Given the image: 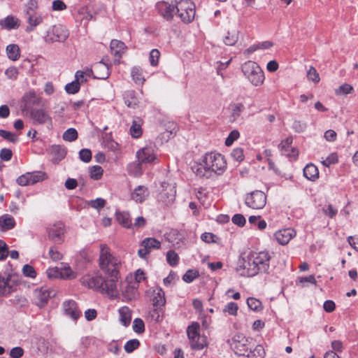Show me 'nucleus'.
<instances>
[{"instance_id": "nucleus-1", "label": "nucleus", "mask_w": 358, "mask_h": 358, "mask_svg": "<svg viewBox=\"0 0 358 358\" xmlns=\"http://www.w3.org/2000/svg\"><path fill=\"white\" fill-rule=\"evenodd\" d=\"M99 260L100 268L108 278L105 279L100 275H86L80 279V282L88 288L114 296L117 294L116 282L119 278L121 261L114 257L110 248L104 244L100 246Z\"/></svg>"}, {"instance_id": "nucleus-2", "label": "nucleus", "mask_w": 358, "mask_h": 358, "mask_svg": "<svg viewBox=\"0 0 358 358\" xmlns=\"http://www.w3.org/2000/svg\"><path fill=\"white\" fill-rule=\"evenodd\" d=\"M227 168L224 157L217 152L206 153L202 163L196 164L192 169L199 178H210L215 175L222 174Z\"/></svg>"}, {"instance_id": "nucleus-3", "label": "nucleus", "mask_w": 358, "mask_h": 358, "mask_svg": "<svg viewBox=\"0 0 358 358\" xmlns=\"http://www.w3.org/2000/svg\"><path fill=\"white\" fill-rule=\"evenodd\" d=\"M242 72L250 83L256 87L261 86L264 81V73L255 62L248 61L241 66Z\"/></svg>"}, {"instance_id": "nucleus-4", "label": "nucleus", "mask_w": 358, "mask_h": 358, "mask_svg": "<svg viewBox=\"0 0 358 358\" xmlns=\"http://www.w3.org/2000/svg\"><path fill=\"white\" fill-rule=\"evenodd\" d=\"M252 268H250L251 273H266L270 268L271 255L267 251L252 252Z\"/></svg>"}, {"instance_id": "nucleus-5", "label": "nucleus", "mask_w": 358, "mask_h": 358, "mask_svg": "<svg viewBox=\"0 0 358 358\" xmlns=\"http://www.w3.org/2000/svg\"><path fill=\"white\" fill-rule=\"evenodd\" d=\"M195 5L189 0H181L177 3L176 14L185 23L191 22L195 16Z\"/></svg>"}, {"instance_id": "nucleus-6", "label": "nucleus", "mask_w": 358, "mask_h": 358, "mask_svg": "<svg viewBox=\"0 0 358 358\" xmlns=\"http://www.w3.org/2000/svg\"><path fill=\"white\" fill-rule=\"evenodd\" d=\"M251 341L242 334H236L232 338L230 345L235 353L239 356H245L251 352Z\"/></svg>"}, {"instance_id": "nucleus-7", "label": "nucleus", "mask_w": 358, "mask_h": 358, "mask_svg": "<svg viewBox=\"0 0 358 358\" xmlns=\"http://www.w3.org/2000/svg\"><path fill=\"white\" fill-rule=\"evenodd\" d=\"M69 35V31L65 27L61 24L54 25L46 32L44 40L47 43H62L67 39Z\"/></svg>"}, {"instance_id": "nucleus-8", "label": "nucleus", "mask_w": 358, "mask_h": 358, "mask_svg": "<svg viewBox=\"0 0 358 358\" xmlns=\"http://www.w3.org/2000/svg\"><path fill=\"white\" fill-rule=\"evenodd\" d=\"M245 203L252 209H262L266 203V195L262 191L255 190L246 194Z\"/></svg>"}, {"instance_id": "nucleus-9", "label": "nucleus", "mask_w": 358, "mask_h": 358, "mask_svg": "<svg viewBox=\"0 0 358 358\" xmlns=\"http://www.w3.org/2000/svg\"><path fill=\"white\" fill-rule=\"evenodd\" d=\"M176 0H164L156 3V8L159 13L166 20H172L176 13Z\"/></svg>"}, {"instance_id": "nucleus-10", "label": "nucleus", "mask_w": 358, "mask_h": 358, "mask_svg": "<svg viewBox=\"0 0 358 358\" xmlns=\"http://www.w3.org/2000/svg\"><path fill=\"white\" fill-rule=\"evenodd\" d=\"M56 295V291L48 287H42L34 292V299L36 304L39 307H43L50 298Z\"/></svg>"}, {"instance_id": "nucleus-11", "label": "nucleus", "mask_w": 358, "mask_h": 358, "mask_svg": "<svg viewBox=\"0 0 358 358\" xmlns=\"http://www.w3.org/2000/svg\"><path fill=\"white\" fill-rule=\"evenodd\" d=\"M141 246L142 248L138 250V255L141 258L145 259L151 250L160 248L161 243L155 238H145L141 241Z\"/></svg>"}, {"instance_id": "nucleus-12", "label": "nucleus", "mask_w": 358, "mask_h": 358, "mask_svg": "<svg viewBox=\"0 0 358 358\" xmlns=\"http://www.w3.org/2000/svg\"><path fill=\"white\" fill-rule=\"evenodd\" d=\"M48 238L55 243L60 244L64 241V225L57 222L47 229Z\"/></svg>"}, {"instance_id": "nucleus-13", "label": "nucleus", "mask_w": 358, "mask_h": 358, "mask_svg": "<svg viewBox=\"0 0 358 358\" xmlns=\"http://www.w3.org/2000/svg\"><path fill=\"white\" fill-rule=\"evenodd\" d=\"M147 294L150 297L152 306L157 309H159L165 305V294L161 287H157L150 289L148 290Z\"/></svg>"}, {"instance_id": "nucleus-14", "label": "nucleus", "mask_w": 358, "mask_h": 358, "mask_svg": "<svg viewBox=\"0 0 358 358\" xmlns=\"http://www.w3.org/2000/svg\"><path fill=\"white\" fill-rule=\"evenodd\" d=\"M252 256L250 253L245 258L238 260V266L236 268V271L242 276L253 277L255 273H250V268H252Z\"/></svg>"}, {"instance_id": "nucleus-15", "label": "nucleus", "mask_w": 358, "mask_h": 358, "mask_svg": "<svg viewBox=\"0 0 358 358\" xmlns=\"http://www.w3.org/2000/svg\"><path fill=\"white\" fill-rule=\"evenodd\" d=\"M62 306L64 314L73 320L76 321L81 315V312L78 309V304L75 301H65Z\"/></svg>"}, {"instance_id": "nucleus-16", "label": "nucleus", "mask_w": 358, "mask_h": 358, "mask_svg": "<svg viewBox=\"0 0 358 358\" xmlns=\"http://www.w3.org/2000/svg\"><path fill=\"white\" fill-rule=\"evenodd\" d=\"M136 157L139 164L148 163L152 164L155 162L157 157L151 148L145 147L139 150L136 152Z\"/></svg>"}, {"instance_id": "nucleus-17", "label": "nucleus", "mask_w": 358, "mask_h": 358, "mask_svg": "<svg viewBox=\"0 0 358 358\" xmlns=\"http://www.w3.org/2000/svg\"><path fill=\"white\" fill-rule=\"evenodd\" d=\"M296 231L292 228H287L276 231L274 234L275 240L281 245L287 244L296 236Z\"/></svg>"}, {"instance_id": "nucleus-18", "label": "nucleus", "mask_w": 358, "mask_h": 358, "mask_svg": "<svg viewBox=\"0 0 358 358\" xmlns=\"http://www.w3.org/2000/svg\"><path fill=\"white\" fill-rule=\"evenodd\" d=\"M176 198V190L174 187L171 185H167L158 196V200L164 203L165 205H169L172 203Z\"/></svg>"}, {"instance_id": "nucleus-19", "label": "nucleus", "mask_w": 358, "mask_h": 358, "mask_svg": "<svg viewBox=\"0 0 358 358\" xmlns=\"http://www.w3.org/2000/svg\"><path fill=\"white\" fill-rule=\"evenodd\" d=\"M110 48L112 55L115 57V63H119L120 58L127 49V46L123 42L114 39L111 41Z\"/></svg>"}, {"instance_id": "nucleus-20", "label": "nucleus", "mask_w": 358, "mask_h": 358, "mask_svg": "<svg viewBox=\"0 0 358 358\" xmlns=\"http://www.w3.org/2000/svg\"><path fill=\"white\" fill-rule=\"evenodd\" d=\"M27 25L25 27V31L27 33L32 32L37 26L43 22V17L41 14L31 15L23 16Z\"/></svg>"}, {"instance_id": "nucleus-21", "label": "nucleus", "mask_w": 358, "mask_h": 358, "mask_svg": "<svg viewBox=\"0 0 358 358\" xmlns=\"http://www.w3.org/2000/svg\"><path fill=\"white\" fill-rule=\"evenodd\" d=\"M149 194L150 192L147 187L138 185L131 192V198L136 203H143L149 196Z\"/></svg>"}, {"instance_id": "nucleus-22", "label": "nucleus", "mask_w": 358, "mask_h": 358, "mask_svg": "<svg viewBox=\"0 0 358 358\" xmlns=\"http://www.w3.org/2000/svg\"><path fill=\"white\" fill-rule=\"evenodd\" d=\"M31 117L38 124L51 123L52 119L49 114L43 109H33Z\"/></svg>"}, {"instance_id": "nucleus-23", "label": "nucleus", "mask_w": 358, "mask_h": 358, "mask_svg": "<svg viewBox=\"0 0 358 358\" xmlns=\"http://www.w3.org/2000/svg\"><path fill=\"white\" fill-rule=\"evenodd\" d=\"M94 78L106 79L110 75L109 68L107 64L103 62H99L94 64Z\"/></svg>"}, {"instance_id": "nucleus-24", "label": "nucleus", "mask_w": 358, "mask_h": 358, "mask_svg": "<svg viewBox=\"0 0 358 358\" xmlns=\"http://www.w3.org/2000/svg\"><path fill=\"white\" fill-rule=\"evenodd\" d=\"M292 143V138L289 137L282 141L279 145V148L282 151V154L288 157H296L298 155V151L292 148L289 150V147Z\"/></svg>"}, {"instance_id": "nucleus-25", "label": "nucleus", "mask_w": 358, "mask_h": 358, "mask_svg": "<svg viewBox=\"0 0 358 358\" xmlns=\"http://www.w3.org/2000/svg\"><path fill=\"white\" fill-rule=\"evenodd\" d=\"M303 176L309 180L315 181L319 178V171L313 164H307L303 169Z\"/></svg>"}, {"instance_id": "nucleus-26", "label": "nucleus", "mask_w": 358, "mask_h": 358, "mask_svg": "<svg viewBox=\"0 0 358 358\" xmlns=\"http://www.w3.org/2000/svg\"><path fill=\"white\" fill-rule=\"evenodd\" d=\"M0 24L2 27L10 30L18 28L20 24V20L17 17L13 15H8L1 20Z\"/></svg>"}, {"instance_id": "nucleus-27", "label": "nucleus", "mask_w": 358, "mask_h": 358, "mask_svg": "<svg viewBox=\"0 0 358 358\" xmlns=\"http://www.w3.org/2000/svg\"><path fill=\"white\" fill-rule=\"evenodd\" d=\"M116 220L123 227L131 229L132 227L131 219L127 212H117L115 214Z\"/></svg>"}, {"instance_id": "nucleus-28", "label": "nucleus", "mask_w": 358, "mask_h": 358, "mask_svg": "<svg viewBox=\"0 0 358 358\" xmlns=\"http://www.w3.org/2000/svg\"><path fill=\"white\" fill-rule=\"evenodd\" d=\"M239 33V30L236 28L229 29L224 38L223 41L224 44L227 45H234L238 40Z\"/></svg>"}, {"instance_id": "nucleus-29", "label": "nucleus", "mask_w": 358, "mask_h": 358, "mask_svg": "<svg viewBox=\"0 0 358 358\" xmlns=\"http://www.w3.org/2000/svg\"><path fill=\"white\" fill-rule=\"evenodd\" d=\"M15 225V221L10 215L5 214L0 217V227L3 230H10L14 228Z\"/></svg>"}, {"instance_id": "nucleus-30", "label": "nucleus", "mask_w": 358, "mask_h": 358, "mask_svg": "<svg viewBox=\"0 0 358 358\" xmlns=\"http://www.w3.org/2000/svg\"><path fill=\"white\" fill-rule=\"evenodd\" d=\"M125 104L129 108H135L138 103L136 93L134 90H128L124 95Z\"/></svg>"}, {"instance_id": "nucleus-31", "label": "nucleus", "mask_w": 358, "mask_h": 358, "mask_svg": "<svg viewBox=\"0 0 358 358\" xmlns=\"http://www.w3.org/2000/svg\"><path fill=\"white\" fill-rule=\"evenodd\" d=\"M119 313L120 322L124 326L127 327L130 324L131 320V310L127 306H123L120 308Z\"/></svg>"}, {"instance_id": "nucleus-32", "label": "nucleus", "mask_w": 358, "mask_h": 358, "mask_svg": "<svg viewBox=\"0 0 358 358\" xmlns=\"http://www.w3.org/2000/svg\"><path fill=\"white\" fill-rule=\"evenodd\" d=\"M10 275L6 277L0 275V295H7L12 292V287L9 284Z\"/></svg>"}, {"instance_id": "nucleus-33", "label": "nucleus", "mask_w": 358, "mask_h": 358, "mask_svg": "<svg viewBox=\"0 0 358 358\" xmlns=\"http://www.w3.org/2000/svg\"><path fill=\"white\" fill-rule=\"evenodd\" d=\"M38 7V1L36 0H29L24 5L23 16L38 14L37 13Z\"/></svg>"}, {"instance_id": "nucleus-34", "label": "nucleus", "mask_w": 358, "mask_h": 358, "mask_svg": "<svg viewBox=\"0 0 358 358\" xmlns=\"http://www.w3.org/2000/svg\"><path fill=\"white\" fill-rule=\"evenodd\" d=\"M273 46V43L271 41H263L261 43H258L257 44H254L251 46H250L248 49H246L244 52L245 54L249 55L254 52H255L257 50H264L268 49Z\"/></svg>"}, {"instance_id": "nucleus-35", "label": "nucleus", "mask_w": 358, "mask_h": 358, "mask_svg": "<svg viewBox=\"0 0 358 358\" xmlns=\"http://www.w3.org/2000/svg\"><path fill=\"white\" fill-rule=\"evenodd\" d=\"M6 52L8 57L13 60L16 61L20 57V48L16 44H10L6 47Z\"/></svg>"}, {"instance_id": "nucleus-36", "label": "nucleus", "mask_w": 358, "mask_h": 358, "mask_svg": "<svg viewBox=\"0 0 358 358\" xmlns=\"http://www.w3.org/2000/svg\"><path fill=\"white\" fill-rule=\"evenodd\" d=\"M131 76L136 84L143 85L145 80L143 76L142 69L139 66H134L131 69Z\"/></svg>"}, {"instance_id": "nucleus-37", "label": "nucleus", "mask_w": 358, "mask_h": 358, "mask_svg": "<svg viewBox=\"0 0 358 358\" xmlns=\"http://www.w3.org/2000/svg\"><path fill=\"white\" fill-rule=\"evenodd\" d=\"M142 120L140 118L134 119L130 127V134L134 138H138L142 134Z\"/></svg>"}, {"instance_id": "nucleus-38", "label": "nucleus", "mask_w": 358, "mask_h": 358, "mask_svg": "<svg viewBox=\"0 0 358 358\" xmlns=\"http://www.w3.org/2000/svg\"><path fill=\"white\" fill-rule=\"evenodd\" d=\"M137 287L131 285H127L124 289L122 291L124 297L128 301L135 299L137 296Z\"/></svg>"}, {"instance_id": "nucleus-39", "label": "nucleus", "mask_w": 358, "mask_h": 358, "mask_svg": "<svg viewBox=\"0 0 358 358\" xmlns=\"http://www.w3.org/2000/svg\"><path fill=\"white\" fill-rule=\"evenodd\" d=\"M200 325L198 322H192L187 329V334L189 342L200 335Z\"/></svg>"}, {"instance_id": "nucleus-40", "label": "nucleus", "mask_w": 358, "mask_h": 358, "mask_svg": "<svg viewBox=\"0 0 358 358\" xmlns=\"http://www.w3.org/2000/svg\"><path fill=\"white\" fill-rule=\"evenodd\" d=\"M191 348L195 350H202L207 344L206 338L204 336H198L190 342Z\"/></svg>"}, {"instance_id": "nucleus-41", "label": "nucleus", "mask_w": 358, "mask_h": 358, "mask_svg": "<svg viewBox=\"0 0 358 358\" xmlns=\"http://www.w3.org/2000/svg\"><path fill=\"white\" fill-rule=\"evenodd\" d=\"M265 351L262 345H257L246 357L248 358H264Z\"/></svg>"}, {"instance_id": "nucleus-42", "label": "nucleus", "mask_w": 358, "mask_h": 358, "mask_svg": "<svg viewBox=\"0 0 358 358\" xmlns=\"http://www.w3.org/2000/svg\"><path fill=\"white\" fill-rule=\"evenodd\" d=\"M28 174L29 175V177L31 185L43 181L46 177L45 173L42 171L28 172Z\"/></svg>"}, {"instance_id": "nucleus-43", "label": "nucleus", "mask_w": 358, "mask_h": 358, "mask_svg": "<svg viewBox=\"0 0 358 358\" xmlns=\"http://www.w3.org/2000/svg\"><path fill=\"white\" fill-rule=\"evenodd\" d=\"M63 139L66 141L72 142L77 139L78 132L74 128H69L63 134Z\"/></svg>"}, {"instance_id": "nucleus-44", "label": "nucleus", "mask_w": 358, "mask_h": 358, "mask_svg": "<svg viewBox=\"0 0 358 358\" xmlns=\"http://www.w3.org/2000/svg\"><path fill=\"white\" fill-rule=\"evenodd\" d=\"M247 304L250 309L255 311H259L262 309V302L253 297L247 299Z\"/></svg>"}, {"instance_id": "nucleus-45", "label": "nucleus", "mask_w": 358, "mask_h": 358, "mask_svg": "<svg viewBox=\"0 0 358 358\" xmlns=\"http://www.w3.org/2000/svg\"><path fill=\"white\" fill-rule=\"evenodd\" d=\"M103 172V170L100 166H93L90 169V178L92 179L98 180L102 177Z\"/></svg>"}, {"instance_id": "nucleus-46", "label": "nucleus", "mask_w": 358, "mask_h": 358, "mask_svg": "<svg viewBox=\"0 0 358 358\" xmlns=\"http://www.w3.org/2000/svg\"><path fill=\"white\" fill-rule=\"evenodd\" d=\"M139 345H140V342L138 339H131V340L128 341L125 343L124 348V350L127 353H131L134 350L137 349L139 347Z\"/></svg>"}, {"instance_id": "nucleus-47", "label": "nucleus", "mask_w": 358, "mask_h": 358, "mask_svg": "<svg viewBox=\"0 0 358 358\" xmlns=\"http://www.w3.org/2000/svg\"><path fill=\"white\" fill-rule=\"evenodd\" d=\"M166 260L169 265L175 266L178 264L179 257L173 250H169L166 254Z\"/></svg>"}, {"instance_id": "nucleus-48", "label": "nucleus", "mask_w": 358, "mask_h": 358, "mask_svg": "<svg viewBox=\"0 0 358 358\" xmlns=\"http://www.w3.org/2000/svg\"><path fill=\"white\" fill-rule=\"evenodd\" d=\"M160 52L157 49H152L150 52L149 61L152 66H157L159 63Z\"/></svg>"}, {"instance_id": "nucleus-49", "label": "nucleus", "mask_w": 358, "mask_h": 358, "mask_svg": "<svg viewBox=\"0 0 358 358\" xmlns=\"http://www.w3.org/2000/svg\"><path fill=\"white\" fill-rule=\"evenodd\" d=\"M199 271L189 269L182 276V280L186 282H192L196 278L199 276Z\"/></svg>"}, {"instance_id": "nucleus-50", "label": "nucleus", "mask_w": 358, "mask_h": 358, "mask_svg": "<svg viewBox=\"0 0 358 358\" xmlns=\"http://www.w3.org/2000/svg\"><path fill=\"white\" fill-rule=\"evenodd\" d=\"M0 136L12 143H16L18 140L14 133L3 129H0Z\"/></svg>"}, {"instance_id": "nucleus-51", "label": "nucleus", "mask_w": 358, "mask_h": 358, "mask_svg": "<svg viewBox=\"0 0 358 358\" xmlns=\"http://www.w3.org/2000/svg\"><path fill=\"white\" fill-rule=\"evenodd\" d=\"M238 306L234 302L228 303L224 308L223 311L228 313L229 315L236 316L237 315Z\"/></svg>"}, {"instance_id": "nucleus-52", "label": "nucleus", "mask_w": 358, "mask_h": 358, "mask_svg": "<svg viewBox=\"0 0 358 358\" xmlns=\"http://www.w3.org/2000/svg\"><path fill=\"white\" fill-rule=\"evenodd\" d=\"M80 85L78 81L73 80L70 83H68L65 86V90L69 94H74L77 93L80 90Z\"/></svg>"}, {"instance_id": "nucleus-53", "label": "nucleus", "mask_w": 358, "mask_h": 358, "mask_svg": "<svg viewBox=\"0 0 358 358\" xmlns=\"http://www.w3.org/2000/svg\"><path fill=\"white\" fill-rule=\"evenodd\" d=\"M133 330L138 334L145 331L144 322L141 318H136L133 322Z\"/></svg>"}, {"instance_id": "nucleus-54", "label": "nucleus", "mask_w": 358, "mask_h": 358, "mask_svg": "<svg viewBox=\"0 0 358 358\" xmlns=\"http://www.w3.org/2000/svg\"><path fill=\"white\" fill-rule=\"evenodd\" d=\"M79 158L81 161L87 163L92 159V152L89 149H82L79 152Z\"/></svg>"}, {"instance_id": "nucleus-55", "label": "nucleus", "mask_w": 358, "mask_h": 358, "mask_svg": "<svg viewBox=\"0 0 358 358\" xmlns=\"http://www.w3.org/2000/svg\"><path fill=\"white\" fill-rule=\"evenodd\" d=\"M307 77L309 80H311L315 83H319L320 80L318 73L313 66L310 67L307 73Z\"/></svg>"}, {"instance_id": "nucleus-56", "label": "nucleus", "mask_w": 358, "mask_h": 358, "mask_svg": "<svg viewBox=\"0 0 358 358\" xmlns=\"http://www.w3.org/2000/svg\"><path fill=\"white\" fill-rule=\"evenodd\" d=\"M106 200L102 199V198H97L94 200H91L90 201H89V205L94 208V209H100V208H102L105 206L106 205Z\"/></svg>"}, {"instance_id": "nucleus-57", "label": "nucleus", "mask_w": 358, "mask_h": 358, "mask_svg": "<svg viewBox=\"0 0 358 358\" xmlns=\"http://www.w3.org/2000/svg\"><path fill=\"white\" fill-rule=\"evenodd\" d=\"M231 156L237 162H242L244 159L243 150L241 148L234 149L231 153Z\"/></svg>"}, {"instance_id": "nucleus-58", "label": "nucleus", "mask_w": 358, "mask_h": 358, "mask_svg": "<svg viewBox=\"0 0 358 358\" xmlns=\"http://www.w3.org/2000/svg\"><path fill=\"white\" fill-rule=\"evenodd\" d=\"M353 91L352 85L345 83L336 90V94H348Z\"/></svg>"}, {"instance_id": "nucleus-59", "label": "nucleus", "mask_w": 358, "mask_h": 358, "mask_svg": "<svg viewBox=\"0 0 358 358\" xmlns=\"http://www.w3.org/2000/svg\"><path fill=\"white\" fill-rule=\"evenodd\" d=\"M240 136L239 132L237 130H233L230 132L228 137L226 138L225 145L230 146L233 144L234 141L237 140Z\"/></svg>"}, {"instance_id": "nucleus-60", "label": "nucleus", "mask_w": 358, "mask_h": 358, "mask_svg": "<svg viewBox=\"0 0 358 358\" xmlns=\"http://www.w3.org/2000/svg\"><path fill=\"white\" fill-rule=\"evenodd\" d=\"M23 274L29 278H34L36 275L34 268L29 264H25L22 268Z\"/></svg>"}, {"instance_id": "nucleus-61", "label": "nucleus", "mask_w": 358, "mask_h": 358, "mask_svg": "<svg viewBox=\"0 0 358 358\" xmlns=\"http://www.w3.org/2000/svg\"><path fill=\"white\" fill-rule=\"evenodd\" d=\"M8 255V250L6 243L0 240V261L6 259Z\"/></svg>"}, {"instance_id": "nucleus-62", "label": "nucleus", "mask_w": 358, "mask_h": 358, "mask_svg": "<svg viewBox=\"0 0 358 358\" xmlns=\"http://www.w3.org/2000/svg\"><path fill=\"white\" fill-rule=\"evenodd\" d=\"M49 256L53 261L61 260L63 257L62 253H60L55 247H51L50 248Z\"/></svg>"}, {"instance_id": "nucleus-63", "label": "nucleus", "mask_w": 358, "mask_h": 358, "mask_svg": "<svg viewBox=\"0 0 358 358\" xmlns=\"http://www.w3.org/2000/svg\"><path fill=\"white\" fill-rule=\"evenodd\" d=\"M232 222L238 227H243L245 224L246 220L245 217L241 214H236L232 217Z\"/></svg>"}, {"instance_id": "nucleus-64", "label": "nucleus", "mask_w": 358, "mask_h": 358, "mask_svg": "<svg viewBox=\"0 0 358 358\" xmlns=\"http://www.w3.org/2000/svg\"><path fill=\"white\" fill-rule=\"evenodd\" d=\"M28 173L19 176L16 180L17 183L20 186L30 185L31 182Z\"/></svg>"}]
</instances>
